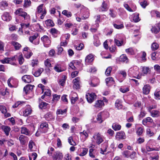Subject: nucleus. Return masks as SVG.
<instances>
[{
    "instance_id": "obj_1",
    "label": "nucleus",
    "mask_w": 160,
    "mask_h": 160,
    "mask_svg": "<svg viewBox=\"0 0 160 160\" xmlns=\"http://www.w3.org/2000/svg\"><path fill=\"white\" fill-rule=\"evenodd\" d=\"M90 12L89 9L83 6L80 7V13L78 12L75 14L77 21L79 22L82 20L88 18Z\"/></svg>"
},
{
    "instance_id": "obj_2",
    "label": "nucleus",
    "mask_w": 160,
    "mask_h": 160,
    "mask_svg": "<svg viewBox=\"0 0 160 160\" xmlns=\"http://www.w3.org/2000/svg\"><path fill=\"white\" fill-rule=\"evenodd\" d=\"M128 74L130 77H133L137 79H140L141 75H139L138 68L134 66L129 68L128 71Z\"/></svg>"
},
{
    "instance_id": "obj_3",
    "label": "nucleus",
    "mask_w": 160,
    "mask_h": 160,
    "mask_svg": "<svg viewBox=\"0 0 160 160\" xmlns=\"http://www.w3.org/2000/svg\"><path fill=\"white\" fill-rule=\"evenodd\" d=\"M37 11L36 12V17L40 15H41L40 16L41 19H43L46 13V10L43 7V4H41L39 5L37 7Z\"/></svg>"
},
{
    "instance_id": "obj_4",
    "label": "nucleus",
    "mask_w": 160,
    "mask_h": 160,
    "mask_svg": "<svg viewBox=\"0 0 160 160\" xmlns=\"http://www.w3.org/2000/svg\"><path fill=\"white\" fill-rule=\"evenodd\" d=\"M17 56H14L10 58H6L1 60V61L2 63H9L12 65H16V57Z\"/></svg>"
},
{
    "instance_id": "obj_5",
    "label": "nucleus",
    "mask_w": 160,
    "mask_h": 160,
    "mask_svg": "<svg viewBox=\"0 0 160 160\" xmlns=\"http://www.w3.org/2000/svg\"><path fill=\"white\" fill-rule=\"evenodd\" d=\"M15 13L17 15L23 17L24 20L29 19L30 18L29 15H28L26 12L23 11L22 8H20L18 9L16 11Z\"/></svg>"
},
{
    "instance_id": "obj_6",
    "label": "nucleus",
    "mask_w": 160,
    "mask_h": 160,
    "mask_svg": "<svg viewBox=\"0 0 160 160\" xmlns=\"http://www.w3.org/2000/svg\"><path fill=\"white\" fill-rule=\"evenodd\" d=\"M93 138V139H92L93 142H95L99 145L104 141L102 136L99 133H95L94 135Z\"/></svg>"
},
{
    "instance_id": "obj_7",
    "label": "nucleus",
    "mask_w": 160,
    "mask_h": 160,
    "mask_svg": "<svg viewBox=\"0 0 160 160\" xmlns=\"http://www.w3.org/2000/svg\"><path fill=\"white\" fill-rule=\"evenodd\" d=\"M8 86L11 88H16L18 86V81L17 80L13 78H10L8 81Z\"/></svg>"
},
{
    "instance_id": "obj_8",
    "label": "nucleus",
    "mask_w": 160,
    "mask_h": 160,
    "mask_svg": "<svg viewBox=\"0 0 160 160\" xmlns=\"http://www.w3.org/2000/svg\"><path fill=\"white\" fill-rule=\"evenodd\" d=\"M48 128V123L43 122L41 124L38 129L39 131H41L42 133H45L47 132Z\"/></svg>"
},
{
    "instance_id": "obj_9",
    "label": "nucleus",
    "mask_w": 160,
    "mask_h": 160,
    "mask_svg": "<svg viewBox=\"0 0 160 160\" xmlns=\"http://www.w3.org/2000/svg\"><path fill=\"white\" fill-rule=\"evenodd\" d=\"M99 79L97 78H94L88 81L89 84L91 87H95L98 86L99 84Z\"/></svg>"
},
{
    "instance_id": "obj_10",
    "label": "nucleus",
    "mask_w": 160,
    "mask_h": 160,
    "mask_svg": "<svg viewBox=\"0 0 160 160\" xmlns=\"http://www.w3.org/2000/svg\"><path fill=\"white\" fill-rule=\"evenodd\" d=\"M38 34L36 33L34 35L29 38L30 41L35 45L38 44L39 42V38H38Z\"/></svg>"
},
{
    "instance_id": "obj_11",
    "label": "nucleus",
    "mask_w": 160,
    "mask_h": 160,
    "mask_svg": "<svg viewBox=\"0 0 160 160\" xmlns=\"http://www.w3.org/2000/svg\"><path fill=\"white\" fill-rule=\"evenodd\" d=\"M114 43L118 47H120L124 44L123 39L119 35H117L116 38H114Z\"/></svg>"
},
{
    "instance_id": "obj_12",
    "label": "nucleus",
    "mask_w": 160,
    "mask_h": 160,
    "mask_svg": "<svg viewBox=\"0 0 160 160\" xmlns=\"http://www.w3.org/2000/svg\"><path fill=\"white\" fill-rule=\"evenodd\" d=\"M86 96L87 100L89 103H92L96 99L97 97L95 94L93 92L88 93Z\"/></svg>"
},
{
    "instance_id": "obj_13",
    "label": "nucleus",
    "mask_w": 160,
    "mask_h": 160,
    "mask_svg": "<svg viewBox=\"0 0 160 160\" xmlns=\"http://www.w3.org/2000/svg\"><path fill=\"white\" fill-rule=\"evenodd\" d=\"M41 40L43 42L44 47H49L51 41L48 36L44 35L41 38Z\"/></svg>"
},
{
    "instance_id": "obj_14",
    "label": "nucleus",
    "mask_w": 160,
    "mask_h": 160,
    "mask_svg": "<svg viewBox=\"0 0 160 160\" xmlns=\"http://www.w3.org/2000/svg\"><path fill=\"white\" fill-rule=\"evenodd\" d=\"M22 79L25 82L29 83L34 81L32 77L29 75H25L22 77Z\"/></svg>"
},
{
    "instance_id": "obj_15",
    "label": "nucleus",
    "mask_w": 160,
    "mask_h": 160,
    "mask_svg": "<svg viewBox=\"0 0 160 160\" xmlns=\"http://www.w3.org/2000/svg\"><path fill=\"white\" fill-rule=\"evenodd\" d=\"M63 157L62 153L59 151L55 152L52 156L53 160H62Z\"/></svg>"
},
{
    "instance_id": "obj_16",
    "label": "nucleus",
    "mask_w": 160,
    "mask_h": 160,
    "mask_svg": "<svg viewBox=\"0 0 160 160\" xmlns=\"http://www.w3.org/2000/svg\"><path fill=\"white\" fill-rule=\"evenodd\" d=\"M108 9V7L107 2L103 1L101 6L99 8V11L101 12H105L107 11Z\"/></svg>"
},
{
    "instance_id": "obj_17",
    "label": "nucleus",
    "mask_w": 160,
    "mask_h": 160,
    "mask_svg": "<svg viewBox=\"0 0 160 160\" xmlns=\"http://www.w3.org/2000/svg\"><path fill=\"white\" fill-rule=\"evenodd\" d=\"M22 115L24 116H27L29 115L31 113L32 109L29 105L27 106L26 108L22 110Z\"/></svg>"
},
{
    "instance_id": "obj_18",
    "label": "nucleus",
    "mask_w": 160,
    "mask_h": 160,
    "mask_svg": "<svg viewBox=\"0 0 160 160\" xmlns=\"http://www.w3.org/2000/svg\"><path fill=\"white\" fill-rule=\"evenodd\" d=\"M73 82L74 84L73 87L76 89H78L80 87V78L77 77L73 79Z\"/></svg>"
},
{
    "instance_id": "obj_19",
    "label": "nucleus",
    "mask_w": 160,
    "mask_h": 160,
    "mask_svg": "<svg viewBox=\"0 0 160 160\" xmlns=\"http://www.w3.org/2000/svg\"><path fill=\"white\" fill-rule=\"evenodd\" d=\"M70 98H71V102L72 103H74L78 100V95L74 92H72L70 95Z\"/></svg>"
},
{
    "instance_id": "obj_20",
    "label": "nucleus",
    "mask_w": 160,
    "mask_h": 160,
    "mask_svg": "<svg viewBox=\"0 0 160 160\" xmlns=\"http://www.w3.org/2000/svg\"><path fill=\"white\" fill-rule=\"evenodd\" d=\"M19 140L20 143L22 145H24L28 142V137L23 135H21L19 138Z\"/></svg>"
},
{
    "instance_id": "obj_21",
    "label": "nucleus",
    "mask_w": 160,
    "mask_h": 160,
    "mask_svg": "<svg viewBox=\"0 0 160 160\" xmlns=\"http://www.w3.org/2000/svg\"><path fill=\"white\" fill-rule=\"evenodd\" d=\"M116 138L118 139H123L126 138L125 134L124 132L121 131L117 132L116 136Z\"/></svg>"
},
{
    "instance_id": "obj_22",
    "label": "nucleus",
    "mask_w": 160,
    "mask_h": 160,
    "mask_svg": "<svg viewBox=\"0 0 160 160\" xmlns=\"http://www.w3.org/2000/svg\"><path fill=\"white\" fill-rule=\"evenodd\" d=\"M34 87V85L30 84L27 85L24 87L23 88L24 92L26 94H27L32 91Z\"/></svg>"
},
{
    "instance_id": "obj_23",
    "label": "nucleus",
    "mask_w": 160,
    "mask_h": 160,
    "mask_svg": "<svg viewBox=\"0 0 160 160\" xmlns=\"http://www.w3.org/2000/svg\"><path fill=\"white\" fill-rule=\"evenodd\" d=\"M44 117L48 121H52L54 119V117L52 113L51 112H48L46 114Z\"/></svg>"
},
{
    "instance_id": "obj_24",
    "label": "nucleus",
    "mask_w": 160,
    "mask_h": 160,
    "mask_svg": "<svg viewBox=\"0 0 160 160\" xmlns=\"http://www.w3.org/2000/svg\"><path fill=\"white\" fill-rule=\"evenodd\" d=\"M104 106V103L102 101L98 100L96 101L94 106L98 109L101 108Z\"/></svg>"
},
{
    "instance_id": "obj_25",
    "label": "nucleus",
    "mask_w": 160,
    "mask_h": 160,
    "mask_svg": "<svg viewBox=\"0 0 160 160\" xmlns=\"http://www.w3.org/2000/svg\"><path fill=\"white\" fill-rule=\"evenodd\" d=\"M80 138L82 141H84L88 136V134L85 130L79 133Z\"/></svg>"
},
{
    "instance_id": "obj_26",
    "label": "nucleus",
    "mask_w": 160,
    "mask_h": 160,
    "mask_svg": "<svg viewBox=\"0 0 160 160\" xmlns=\"http://www.w3.org/2000/svg\"><path fill=\"white\" fill-rule=\"evenodd\" d=\"M117 62H118V61ZM128 62V58L125 55H122L118 58V63H119L120 62H125L127 63Z\"/></svg>"
},
{
    "instance_id": "obj_27",
    "label": "nucleus",
    "mask_w": 160,
    "mask_h": 160,
    "mask_svg": "<svg viewBox=\"0 0 160 160\" xmlns=\"http://www.w3.org/2000/svg\"><path fill=\"white\" fill-rule=\"evenodd\" d=\"M150 87L149 84H145L142 88V92L144 94H148L150 90Z\"/></svg>"
},
{
    "instance_id": "obj_28",
    "label": "nucleus",
    "mask_w": 160,
    "mask_h": 160,
    "mask_svg": "<svg viewBox=\"0 0 160 160\" xmlns=\"http://www.w3.org/2000/svg\"><path fill=\"white\" fill-rule=\"evenodd\" d=\"M60 95L56 94L53 95V98L52 102V105H55L58 101H59L60 99Z\"/></svg>"
},
{
    "instance_id": "obj_29",
    "label": "nucleus",
    "mask_w": 160,
    "mask_h": 160,
    "mask_svg": "<svg viewBox=\"0 0 160 160\" xmlns=\"http://www.w3.org/2000/svg\"><path fill=\"white\" fill-rule=\"evenodd\" d=\"M2 19L5 21H9L11 19V17L9 13L7 12L4 13L2 17Z\"/></svg>"
},
{
    "instance_id": "obj_30",
    "label": "nucleus",
    "mask_w": 160,
    "mask_h": 160,
    "mask_svg": "<svg viewBox=\"0 0 160 160\" xmlns=\"http://www.w3.org/2000/svg\"><path fill=\"white\" fill-rule=\"evenodd\" d=\"M94 58L92 55L90 54L88 55L86 57L85 59V62L86 64H88L90 62H92Z\"/></svg>"
},
{
    "instance_id": "obj_31",
    "label": "nucleus",
    "mask_w": 160,
    "mask_h": 160,
    "mask_svg": "<svg viewBox=\"0 0 160 160\" xmlns=\"http://www.w3.org/2000/svg\"><path fill=\"white\" fill-rule=\"evenodd\" d=\"M115 107L118 109H120L122 108V105L121 100L117 99L115 103Z\"/></svg>"
},
{
    "instance_id": "obj_32",
    "label": "nucleus",
    "mask_w": 160,
    "mask_h": 160,
    "mask_svg": "<svg viewBox=\"0 0 160 160\" xmlns=\"http://www.w3.org/2000/svg\"><path fill=\"white\" fill-rule=\"evenodd\" d=\"M2 129L4 132L7 136H8L9 132L11 130V128L10 127L6 126H2Z\"/></svg>"
},
{
    "instance_id": "obj_33",
    "label": "nucleus",
    "mask_w": 160,
    "mask_h": 160,
    "mask_svg": "<svg viewBox=\"0 0 160 160\" xmlns=\"http://www.w3.org/2000/svg\"><path fill=\"white\" fill-rule=\"evenodd\" d=\"M142 73L141 74L142 75L144 76L148 73H150V70L149 68L147 67H143L142 68Z\"/></svg>"
},
{
    "instance_id": "obj_34",
    "label": "nucleus",
    "mask_w": 160,
    "mask_h": 160,
    "mask_svg": "<svg viewBox=\"0 0 160 160\" xmlns=\"http://www.w3.org/2000/svg\"><path fill=\"white\" fill-rule=\"evenodd\" d=\"M94 18L95 19L96 22L95 25L96 26L97 28H98L99 26V22L101 21V16L99 15H95L94 17Z\"/></svg>"
},
{
    "instance_id": "obj_35",
    "label": "nucleus",
    "mask_w": 160,
    "mask_h": 160,
    "mask_svg": "<svg viewBox=\"0 0 160 160\" xmlns=\"http://www.w3.org/2000/svg\"><path fill=\"white\" fill-rule=\"evenodd\" d=\"M121 126L117 123H113L112 126V128L115 131L120 130L121 129Z\"/></svg>"
},
{
    "instance_id": "obj_36",
    "label": "nucleus",
    "mask_w": 160,
    "mask_h": 160,
    "mask_svg": "<svg viewBox=\"0 0 160 160\" xmlns=\"http://www.w3.org/2000/svg\"><path fill=\"white\" fill-rule=\"evenodd\" d=\"M151 115L153 117H158L160 116V112L157 110H153L150 111Z\"/></svg>"
},
{
    "instance_id": "obj_37",
    "label": "nucleus",
    "mask_w": 160,
    "mask_h": 160,
    "mask_svg": "<svg viewBox=\"0 0 160 160\" xmlns=\"http://www.w3.org/2000/svg\"><path fill=\"white\" fill-rule=\"evenodd\" d=\"M33 26L36 30L38 31L41 32L43 30V28L39 23H38L36 24H33Z\"/></svg>"
},
{
    "instance_id": "obj_38",
    "label": "nucleus",
    "mask_w": 160,
    "mask_h": 160,
    "mask_svg": "<svg viewBox=\"0 0 160 160\" xmlns=\"http://www.w3.org/2000/svg\"><path fill=\"white\" fill-rule=\"evenodd\" d=\"M108 147V144L107 143H104L101 146V148L100 153L102 154H104V152H106V149Z\"/></svg>"
},
{
    "instance_id": "obj_39",
    "label": "nucleus",
    "mask_w": 160,
    "mask_h": 160,
    "mask_svg": "<svg viewBox=\"0 0 160 160\" xmlns=\"http://www.w3.org/2000/svg\"><path fill=\"white\" fill-rule=\"evenodd\" d=\"M106 84L107 85H111L114 83V81L112 77H110L106 79Z\"/></svg>"
},
{
    "instance_id": "obj_40",
    "label": "nucleus",
    "mask_w": 160,
    "mask_h": 160,
    "mask_svg": "<svg viewBox=\"0 0 160 160\" xmlns=\"http://www.w3.org/2000/svg\"><path fill=\"white\" fill-rule=\"evenodd\" d=\"M93 37L94 39L93 42L94 46L96 47L99 46L101 43L98 37L96 35H95L93 36Z\"/></svg>"
},
{
    "instance_id": "obj_41",
    "label": "nucleus",
    "mask_w": 160,
    "mask_h": 160,
    "mask_svg": "<svg viewBox=\"0 0 160 160\" xmlns=\"http://www.w3.org/2000/svg\"><path fill=\"white\" fill-rule=\"evenodd\" d=\"M54 69L57 72H61L64 71L63 69L61 68V65L58 64L55 65Z\"/></svg>"
},
{
    "instance_id": "obj_42",
    "label": "nucleus",
    "mask_w": 160,
    "mask_h": 160,
    "mask_svg": "<svg viewBox=\"0 0 160 160\" xmlns=\"http://www.w3.org/2000/svg\"><path fill=\"white\" fill-rule=\"evenodd\" d=\"M67 77L65 75H63L59 81V83L62 86H63L64 85L65 81Z\"/></svg>"
},
{
    "instance_id": "obj_43",
    "label": "nucleus",
    "mask_w": 160,
    "mask_h": 160,
    "mask_svg": "<svg viewBox=\"0 0 160 160\" xmlns=\"http://www.w3.org/2000/svg\"><path fill=\"white\" fill-rule=\"evenodd\" d=\"M152 119L150 117H148L142 120V123L143 125L146 126L148 122H152Z\"/></svg>"
},
{
    "instance_id": "obj_44",
    "label": "nucleus",
    "mask_w": 160,
    "mask_h": 160,
    "mask_svg": "<svg viewBox=\"0 0 160 160\" xmlns=\"http://www.w3.org/2000/svg\"><path fill=\"white\" fill-rule=\"evenodd\" d=\"M16 56H17L16 57V58L17 57L18 58V61L19 64L20 65L22 64L24 61V59L23 57L22 54H19L18 55H16Z\"/></svg>"
},
{
    "instance_id": "obj_45",
    "label": "nucleus",
    "mask_w": 160,
    "mask_h": 160,
    "mask_svg": "<svg viewBox=\"0 0 160 160\" xmlns=\"http://www.w3.org/2000/svg\"><path fill=\"white\" fill-rule=\"evenodd\" d=\"M43 69L42 68H40L38 69V70L35 72L33 75L36 77H38L40 76L41 73L43 72Z\"/></svg>"
},
{
    "instance_id": "obj_46",
    "label": "nucleus",
    "mask_w": 160,
    "mask_h": 160,
    "mask_svg": "<svg viewBox=\"0 0 160 160\" xmlns=\"http://www.w3.org/2000/svg\"><path fill=\"white\" fill-rule=\"evenodd\" d=\"M21 133L26 135H29L30 134V132L26 128L24 127H22L21 130Z\"/></svg>"
},
{
    "instance_id": "obj_47",
    "label": "nucleus",
    "mask_w": 160,
    "mask_h": 160,
    "mask_svg": "<svg viewBox=\"0 0 160 160\" xmlns=\"http://www.w3.org/2000/svg\"><path fill=\"white\" fill-rule=\"evenodd\" d=\"M67 42L66 41L61 42L60 45H58L57 47L58 50H63L62 47H65L67 45Z\"/></svg>"
},
{
    "instance_id": "obj_48",
    "label": "nucleus",
    "mask_w": 160,
    "mask_h": 160,
    "mask_svg": "<svg viewBox=\"0 0 160 160\" xmlns=\"http://www.w3.org/2000/svg\"><path fill=\"white\" fill-rule=\"evenodd\" d=\"M25 102L23 101H18L16 102L12 107L14 108H15L19 106H21L25 104Z\"/></svg>"
},
{
    "instance_id": "obj_49",
    "label": "nucleus",
    "mask_w": 160,
    "mask_h": 160,
    "mask_svg": "<svg viewBox=\"0 0 160 160\" xmlns=\"http://www.w3.org/2000/svg\"><path fill=\"white\" fill-rule=\"evenodd\" d=\"M124 6L128 11L130 12H134L135 11L136 9V7L132 8H130L129 5L127 4H124Z\"/></svg>"
},
{
    "instance_id": "obj_50",
    "label": "nucleus",
    "mask_w": 160,
    "mask_h": 160,
    "mask_svg": "<svg viewBox=\"0 0 160 160\" xmlns=\"http://www.w3.org/2000/svg\"><path fill=\"white\" fill-rule=\"evenodd\" d=\"M23 54L24 57L27 58H29L32 55V52L28 51H24Z\"/></svg>"
},
{
    "instance_id": "obj_51",
    "label": "nucleus",
    "mask_w": 160,
    "mask_h": 160,
    "mask_svg": "<svg viewBox=\"0 0 160 160\" xmlns=\"http://www.w3.org/2000/svg\"><path fill=\"white\" fill-rule=\"evenodd\" d=\"M8 3L6 1H2L0 3V8L2 10L4 9L5 7L8 6Z\"/></svg>"
},
{
    "instance_id": "obj_52",
    "label": "nucleus",
    "mask_w": 160,
    "mask_h": 160,
    "mask_svg": "<svg viewBox=\"0 0 160 160\" xmlns=\"http://www.w3.org/2000/svg\"><path fill=\"white\" fill-rule=\"evenodd\" d=\"M48 105V103L45 102H42L40 103L39 106V108L41 109H45L47 108Z\"/></svg>"
},
{
    "instance_id": "obj_53",
    "label": "nucleus",
    "mask_w": 160,
    "mask_h": 160,
    "mask_svg": "<svg viewBox=\"0 0 160 160\" xmlns=\"http://www.w3.org/2000/svg\"><path fill=\"white\" fill-rule=\"evenodd\" d=\"M12 44L14 46V48L16 50H18L20 49L21 47V45L18 42H12Z\"/></svg>"
},
{
    "instance_id": "obj_54",
    "label": "nucleus",
    "mask_w": 160,
    "mask_h": 160,
    "mask_svg": "<svg viewBox=\"0 0 160 160\" xmlns=\"http://www.w3.org/2000/svg\"><path fill=\"white\" fill-rule=\"evenodd\" d=\"M34 145V143L32 140H30L28 143V148L29 149L28 151L29 152H32L34 150H33V146Z\"/></svg>"
},
{
    "instance_id": "obj_55",
    "label": "nucleus",
    "mask_w": 160,
    "mask_h": 160,
    "mask_svg": "<svg viewBox=\"0 0 160 160\" xmlns=\"http://www.w3.org/2000/svg\"><path fill=\"white\" fill-rule=\"evenodd\" d=\"M81 149V152L79 155L81 156H83L87 154L88 150V148H82Z\"/></svg>"
},
{
    "instance_id": "obj_56",
    "label": "nucleus",
    "mask_w": 160,
    "mask_h": 160,
    "mask_svg": "<svg viewBox=\"0 0 160 160\" xmlns=\"http://www.w3.org/2000/svg\"><path fill=\"white\" fill-rule=\"evenodd\" d=\"M45 23L48 27H53L54 25L53 22L50 19L46 20Z\"/></svg>"
},
{
    "instance_id": "obj_57",
    "label": "nucleus",
    "mask_w": 160,
    "mask_h": 160,
    "mask_svg": "<svg viewBox=\"0 0 160 160\" xmlns=\"http://www.w3.org/2000/svg\"><path fill=\"white\" fill-rule=\"evenodd\" d=\"M38 59H33L31 61L30 65L32 67H35L38 65Z\"/></svg>"
},
{
    "instance_id": "obj_58",
    "label": "nucleus",
    "mask_w": 160,
    "mask_h": 160,
    "mask_svg": "<svg viewBox=\"0 0 160 160\" xmlns=\"http://www.w3.org/2000/svg\"><path fill=\"white\" fill-rule=\"evenodd\" d=\"M96 119L98 122L99 123H101L104 121V119H103L102 117L101 113H99L98 114Z\"/></svg>"
},
{
    "instance_id": "obj_59",
    "label": "nucleus",
    "mask_w": 160,
    "mask_h": 160,
    "mask_svg": "<svg viewBox=\"0 0 160 160\" xmlns=\"http://www.w3.org/2000/svg\"><path fill=\"white\" fill-rule=\"evenodd\" d=\"M139 14L138 13L134 14L133 15V20L135 22H138L140 20L139 17Z\"/></svg>"
},
{
    "instance_id": "obj_60",
    "label": "nucleus",
    "mask_w": 160,
    "mask_h": 160,
    "mask_svg": "<svg viewBox=\"0 0 160 160\" xmlns=\"http://www.w3.org/2000/svg\"><path fill=\"white\" fill-rule=\"evenodd\" d=\"M158 53L157 52H154L152 54V58L153 60H157L159 58L158 56Z\"/></svg>"
},
{
    "instance_id": "obj_61",
    "label": "nucleus",
    "mask_w": 160,
    "mask_h": 160,
    "mask_svg": "<svg viewBox=\"0 0 160 160\" xmlns=\"http://www.w3.org/2000/svg\"><path fill=\"white\" fill-rule=\"evenodd\" d=\"M62 13L66 16L68 18H69L71 17L72 13L71 12L68 11L67 10H63L62 12Z\"/></svg>"
},
{
    "instance_id": "obj_62",
    "label": "nucleus",
    "mask_w": 160,
    "mask_h": 160,
    "mask_svg": "<svg viewBox=\"0 0 160 160\" xmlns=\"http://www.w3.org/2000/svg\"><path fill=\"white\" fill-rule=\"evenodd\" d=\"M158 48L159 45L158 43L156 42H153L152 44L151 48L152 50H156L158 49Z\"/></svg>"
},
{
    "instance_id": "obj_63",
    "label": "nucleus",
    "mask_w": 160,
    "mask_h": 160,
    "mask_svg": "<svg viewBox=\"0 0 160 160\" xmlns=\"http://www.w3.org/2000/svg\"><path fill=\"white\" fill-rule=\"evenodd\" d=\"M160 30V28L159 27H152L151 29L152 32L155 33H157L159 32Z\"/></svg>"
},
{
    "instance_id": "obj_64",
    "label": "nucleus",
    "mask_w": 160,
    "mask_h": 160,
    "mask_svg": "<svg viewBox=\"0 0 160 160\" xmlns=\"http://www.w3.org/2000/svg\"><path fill=\"white\" fill-rule=\"evenodd\" d=\"M154 95L156 99L160 100V91H156L154 92Z\"/></svg>"
}]
</instances>
